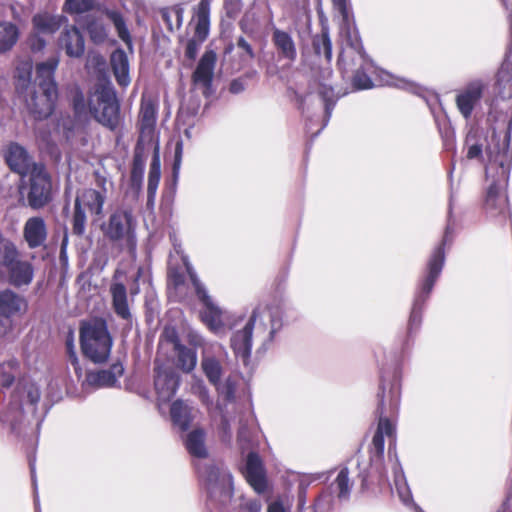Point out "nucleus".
Returning a JSON list of instances; mask_svg holds the SVG:
<instances>
[{
  "instance_id": "obj_1",
  "label": "nucleus",
  "mask_w": 512,
  "mask_h": 512,
  "mask_svg": "<svg viewBox=\"0 0 512 512\" xmlns=\"http://www.w3.org/2000/svg\"><path fill=\"white\" fill-rule=\"evenodd\" d=\"M359 34H340L341 50L338 64L344 76L351 78L358 90L371 89L377 85L393 86L416 92L411 81L378 68L365 53Z\"/></svg>"
},
{
  "instance_id": "obj_2",
  "label": "nucleus",
  "mask_w": 512,
  "mask_h": 512,
  "mask_svg": "<svg viewBox=\"0 0 512 512\" xmlns=\"http://www.w3.org/2000/svg\"><path fill=\"white\" fill-rule=\"evenodd\" d=\"M511 123L502 135L493 134L488 148L486 176L489 182L484 201V209L490 217L505 216L508 212V184L512 152L510 151Z\"/></svg>"
},
{
  "instance_id": "obj_3",
  "label": "nucleus",
  "mask_w": 512,
  "mask_h": 512,
  "mask_svg": "<svg viewBox=\"0 0 512 512\" xmlns=\"http://www.w3.org/2000/svg\"><path fill=\"white\" fill-rule=\"evenodd\" d=\"M281 315V310L278 307L259 306L255 308L244 327L235 331L231 337V348L235 356L246 362L251 354L253 330L255 329L257 334L266 332V320H268L270 323L269 336L273 337L282 326Z\"/></svg>"
},
{
  "instance_id": "obj_4",
  "label": "nucleus",
  "mask_w": 512,
  "mask_h": 512,
  "mask_svg": "<svg viewBox=\"0 0 512 512\" xmlns=\"http://www.w3.org/2000/svg\"><path fill=\"white\" fill-rule=\"evenodd\" d=\"M58 64V57H51L36 66L35 82L38 90L34 91L29 99H26L28 109L36 118H46L53 111L57 99L54 72Z\"/></svg>"
},
{
  "instance_id": "obj_5",
  "label": "nucleus",
  "mask_w": 512,
  "mask_h": 512,
  "mask_svg": "<svg viewBox=\"0 0 512 512\" xmlns=\"http://www.w3.org/2000/svg\"><path fill=\"white\" fill-rule=\"evenodd\" d=\"M378 402L377 412L379 414V421L370 446V470L366 475H363V485H367L370 479L371 482L375 480L378 484H382V482L385 481V476L381 468L384 456L385 438H388L390 442L395 441V425L384 415L386 412V394L384 387H381L378 393Z\"/></svg>"
},
{
  "instance_id": "obj_6",
  "label": "nucleus",
  "mask_w": 512,
  "mask_h": 512,
  "mask_svg": "<svg viewBox=\"0 0 512 512\" xmlns=\"http://www.w3.org/2000/svg\"><path fill=\"white\" fill-rule=\"evenodd\" d=\"M81 348L84 355L94 363L108 359L113 340L107 324L102 319H93L85 323L80 331Z\"/></svg>"
},
{
  "instance_id": "obj_7",
  "label": "nucleus",
  "mask_w": 512,
  "mask_h": 512,
  "mask_svg": "<svg viewBox=\"0 0 512 512\" xmlns=\"http://www.w3.org/2000/svg\"><path fill=\"white\" fill-rule=\"evenodd\" d=\"M2 268L7 271L8 282L14 287L28 286L34 278L33 265L26 260H21L15 245L0 238V276Z\"/></svg>"
},
{
  "instance_id": "obj_8",
  "label": "nucleus",
  "mask_w": 512,
  "mask_h": 512,
  "mask_svg": "<svg viewBox=\"0 0 512 512\" xmlns=\"http://www.w3.org/2000/svg\"><path fill=\"white\" fill-rule=\"evenodd\" d=\"M135 228L136 221L132 213L120 209L110 215L108 222L103 226V233L134 257L137 247Z\"/></svg>"
},
{
  "instance_id": "obj_9",
  "label": "nucleus",
  "mask_w": 512,
  "mask_h": 512,
  "mask_svg": "<svg viewBox=\"0 0 512 512\" xmlns=\"http://www.w3.org/2000/svg\"><path fill=\"white\" fill-rule=\"evenodd\" d=\"M449 234H450V228L448 226L446 228L442 244L434 250V252L432 253V255L429 259L427 276L425 277L424 281L422 282L420 291L417 293L414 303H413V307H412V311H411V315H410V319H409L410 329L419 326V324L421 322L422 304L425 301V299L428 297L430 292L432 291L433 286L442 271V268L444 266V261H445V254H444L443 246L449 240Z\"/></svg>"
},
{
  "instance_id": "obj_10",
  "label": "nucleus",
  "mask_w": 512,
  "mask_h": 512,
  "mask_svg": "<svg viewBox=\"0 0 512 512\" xmlns=\"http://www.w3.org/2000/svg\"><path fill=\"white\" fill-rule=\"evenodd\" d=\"M89 109L102 125L115 129L119 122V104L113 87L98 85L89 98Z\"/></svg>"
},
{
  "instance_id": "obj_11",
  "label": "nucleus",
  "mask_w": 512,
  "mask_h": 512,
  "mask_svg": "<svg viewBox=\"0 0 512 512\" xmlns=\"http://www.w3.org/2000/svg\"><path fill=\"white\" fill-rule=\"evenodd\" d=\"M199 476L205 481L211 498H219L222 503L228 502L233 496L232 475L222 465L209 464L202 466L195 463Z\"/></svg>"
},
{
  "instance_id": "obj_12",
  "label": "nucleus",
  "mask_w": 512,
  "mask_h": 512,
  "mask_svg": "<svg viewBox=\"0 0 512 512\" xmlns=\"http://www.w3.org/2000/svg\"><path fill=\"white\" fill-rule=\"evenodd\" d=\"M184 260V264L191 279V282L195 288V292L203 303L204 308L201 311V319L208 326V328L214 333H219L224 327L223 322V311L218 307L213 299L208 295L205 287L201 284L192 266Z\"/></svg>"
},
{
  "instance_id": "obj_13",
  "label": "nucleus",
  "mask_w": 512,
  "mask_h": 512,
  "mask_svg": "<svg viewBox=\"0 0 512 512\" xmlns=\"http://www.w3.org/2000/svg\"><path fill=\"white\" fill-rule=\"evenodd\" d=\"M30 189L28 203L37 209L43 207L50 198L51 182L45 168L42 165H33L28 173Z\"/></svg>"
},
{
  "instance_id": "obj_14",
  "label": "nucleus",
  "mask_w": 512,
  "mask_h": 512,
  "mask_svg": "<svg viewBox=\"0 0 512 512\" xmlns=\"http://www.w3.org/2000/svg\"><path fill=\"white\" fill-rule=\"evenodd\" d=\"M155 373L154 385L157 393V403L159 409H162V406L175 395L179 385V377L172 369L161 366H156Z\"/></svg>"
},
{
  "instance_id": "obj_15",
  "label": "nucleus",
  "mask_w": 512,
  "mask_h": 512,
  "mask_svg": "<svg viewBox=\"0 0 512 512\" xmlns=\"http://www.w3.org/2000/svg\"><path fill=\"white\" fill-rule=\"evenodd\" d=\"M224 353V347L217 343L211 344L203 350L201 368L209 382L213 385H217L221 380L223 368L217 356Z\"/></svg>"
},
{
  "instance_id": "obj_16",
  "label": "nucleus",
  "mask_w": 512,
  "mask_h": 512,
  "mask_svg": "<svg viewBox=\"0 0 512 512\" xmlns=\"http://www.w3.org/2000/svg\"><path fill=\"white\" fill-rule=\"evenodd\" d=\"M107 180L104 177H97V186L100 190L85 189L77 196L75 203L81 208H87L92 214L101 215L107 198Z\"/></svg>"
},
{
  "instance_id": "obj_17",
  "label": "nucleus",
  "mask_w": 512,
  "mask_h": 512,
  "mask_svg": "<svg viewBox=\"0 0 512 512\" xmlns=\"http://www.w3.org/2000/svg\"><path fill=\"white\" fill-rule=\"evenodd\" d=\"M157 107L153 100L142 98L138 117L139 142H150L153 138Z\"/></svg>"
},
{
  "instance_id": "obj_18",
  "label": "nucleus",
  "mask_w": 512,
  "mask_h": 512,
  "mask_svg": "<svg viewBox=\"0 0 512 512\" xmlns=\"http://www.w3.org/2000/svg\"><path fill=\"white\" fill-rule=\"evenodd\" d=\"M217 55L213 50H207L200 58L192 75L193 83L204 88L206 94L212 85Z\"/></svg>"
},
{
  "instance_id": "obj_19",
  "label": "nucleus",
  "mask_w": 512,
  "mask_h": 512,
  "mask_svg": "<svg viewBox=\"0 0 512 512\" xmlns=\"http://www.w3.org/2000/svg\"><path fill=\"white\" fill-rule=\"evenodd\" d=\"M28 311L27 299L11 289L0 292V316L5 318H19Z\"/></svg>"
},
{
  "instance_id": "obj_20",
  "label": "nucleus",
  "mask_w": 512,
  "mask_h": 512,
  "mask_svg": "<svg viewBox=\"0 0 512 512\" xmlns=\"http://www.w3.org/2000/svg\"><path fill=\"white\" fill-rule=\"evenodd\" d=\"M249 485L261 494L267 489V479L263 463L256 453H250L243 472Z\"/></svg>"
},
{
  "instance_id": "obj_21",
  "label": "nucleus",
  "mask_w": 512,
  "mask_h": 512,
  "mask_svg": "<svg viewBox=\"0 0 512 512\" xmlns=\"http://www.w3.org/2000/svg\"><path fill=\"white\" fill-rule=\"evenodd\" d=\"M164 337L166 341L173 345V349L177 354L178 367L185 373L193 371L197 364L196 351L182 345L174 329H165Z\"/></svg>"
},
{
  "instance_id": "obj_22",
  "label": "nucleus",
  "mask_w": 512,
  "mask_h": 512,
  "mask_svg": "<svg viewBox=\"0 0 512 512\" xmlns=\"http://www.w3.org/2000/svg\"><path fill=\"white\" fill-rule=\"evenodd\" d=\"M483 87L481 82H472L457 95V107L464 118L468 119L471 116L475 105L481 99Z\"/></svg>"
},
{
  "instance_id": "obj_23",
  "label": "nucleus",
  "mask_w": 512,
  "mask_h": 512,
  "mask_svg": "<svg viewBox=\"0 0 512 512\" xmlns=\"http://www.w3.org/2000/svg\"><path fill=\"white\" fill-rule=\"evenodd\" d=\"M6 161L9 167L22 177H26L34 165L26 150L18 144H11L8 147Z\"/></svg>"
},
{
  "instance_id": "obj_24",
  "label": "nucleus",
  "mask_w": 512,
  "mask_h": 512,
  "mask_svg": "<svg viewBox=\"0 0 512 512\" xmlns=\"http://www.w3.org/2000/svg\"><path fill=\"white\" fill-rule=\"evenodd\" d=\"M123 372V365L114 363L109 369L89 372L86 376V382L95 387H112L118 382Z\"/></svg>"
},
{
  "instance_id": "obj_25",
  "label": "nucleus",
  "mask_w": 512,
  "mask_h": 512,
  "mask_svg": "<svg viewBox=\"0 0 512 512\" xmlns=\"http://www.w3.org/2000/svg\"><path fill=\"white\" fill-rule=\"evenodd\" d=\"M389 457L391 460L393 459L394 486L400 500L407 506L414 505L412 493L407 484L403 469L399 463L396 453L394 452L393 454L391 445L389 446Z\"/></svg>"
},
{
  "instance_id": "obj_26",
  "label": "nucleus",
  "mask_w": 512,
  "mask_h": 512,
  "mask_svg": "<svg viewBox=\"0 0 512 512\" xmlns=\"http://www.w3.org/2000/svg\"><path fill=\"white\" fill-rule=\"evenodd\" d=\"M213 0H201L194 9L187 32H209L210 6Z\"/></svg>"
},
{
  "instance_id": "obj_27",
  "label": "nucleus",
  "mask_w": 512,
  "mask_h": 512,
  "mask_svg": "<svg viewBox=\"0 0 512 512\" xmlns=\"http://www.w3.org/2000/svg\"><path fill=\"white\" fill-rule=\"evenodd\" d=\"M46 236V225L42 218L32 217L27 220L24 226V237L29 247H39L46 240Z\"/></svg>"
},
{
  "instance_id": "obj_28",
  "label": "nucleus",
  "mask_w": 512,
  "mask_h": 512,
  "mask_svg": "<svg viewBox=\"0 0 512 512\" xmlns=\"http://www.w3.org/2000/svg\"><path fill=\"white\" fill-rule=\"evenodd\" d=\"M184 9L181 4L162 8L159 11L158 23L168 32L178 31L182 27Z\"/></svg>"
},
{
  "instance_id": "obj_29",
  "label": "nucleus",
  "mask_w": 512,
  "mask_h": 512,
  "mask_svg": "<svg viewBox=\"0 0 512 512\" xmlns=\"http://www.w3.org/2000/svg\"><path fill=\"white\" fill-rule=\"evenodd\" d=\"M111 66L117 83L122 87L130 84L129 61L123 50H116L111 55Z\"/></svg>"
},
{
  "instance_id": "obj_30",
  "label": "nucleus",
  "mask_w": 512,
  "mask_h": 512,
  "mask_svg": "<svg viewBox=\"0 0 512 512\" xmlns=\"http://www.w3.org/2000/svg\"><path fill=\"white\" fill-rule=\"evenodd\" d=\"M112 295V303L115 313L122 319L128 320L131 318V313L128 306L126 287L122 283H113L110 287Z\"/></svg>"
},
{
  "instance_id": "obj_31",
  "label": "nucleus",
  "mask_w": 512,
  "mask_h": 512,
  "mask_svg": "<svg viewBox=\"0 0 512 512\" xmlns=\"http://www.w3.org/2000/svg\"><path fill=\"white\" fill-rule=\"evenodd\" d=\"M63 17L48 12L37 13L32 18L35 32H57L62 25Z\"/></svg>"
},
{
  "instance_id": "obj_32",
  "label": "nucleus",
  "mask_w": 512,
  "mask_h": 512,
  "mask_svg": "<svg viewBox=\"0 0 512 512\" xmlns=\"http://www.w3.org/2000/svg\"><path fill=\"white\" fill-rule=\"evenodd\" d=\"M173 423L181 430H187L192 420V409L183 401L173 402L170 409Z\"/></svg>"
},
{
  "instance_id": "obj_33",
  "label": "nucleus",
  "mask_w": 512,
  "mask_h": 512,
  "mask_svg": "<svg viewBox=\"0 0 512 512\" xmlns=\"http://www.w3.org/2000/svg\"><path fill=\"white\" fill-rule=\"evenodd\" d=\"M186 448L188 452L196 458L204 459L208 452L205 446V434L202 430H194L187 435Z\"/></svg>"
},
{
  "instance_id": "obj_34",
  "label": "nucleus",
  "mask_w": 512,
  "mask_h": 512,
  "mask_svg": "<svg viewBox=\"0 0 512 512\" xmlns=\"http://www.w3.org/2000/svg\"><path fill=\"white\" fill-rule=\"evenodd\" d=\"M161 178V165L158 153H155L150 164L147 183L148 204H153Z\"/></svg>"
},
{
  "instance_id": "obj_35",
  "label": "nucleus",
  "mask_w": 512,
  "mask_h": 512,
  "mask_svg": "<svg viewBox=\"0 0 512 512\" xmlns=\"http://www.w3.org/2000/svg\"><path fill=\"white\" fill-rule=\"evenodd\" d=\"M60 43L70 57H80L84 53L85 41L82 34H63Z\"/></svg>"
},
{
  "instance_id": "obj_36",
  "label": "nucleus",
  "mask_w": 512,
  "mask_h": 512,
  "mask_svg": "<svg viewBox=\"0 0 512 512\" xmlns=\"http://www.w3.org/2000/svg\"><path fill=\"white\" fill-rule=\"evenodd\" d=\"M312 45L315 55L329 63L332 58V43L329 34H314Z\"/></svg>"
},
{
  "instance_id": "obj_37",
  "label": "nucleus",
  "mask_w": 512,
  "mask_h": 512,
  "mask_svg": "<svg viewBox=\"0 0 512 512\" xmlns=\"http://www.w3.org/2000/svg\"><path fill=\"white\" fill-rule=\"evenodd\" d=\"M32 67L30 59L19 62L16 67L17 89L21 92L26 91L30 85Z\"/></svg>"
},
{
  "instance_id": "obj_38",
  "label": "nucleus",
  "mask_w": 512,
  "mask_h": 512,
  "mask_svg": "<svg viewBox=\"0 0 512 512\" xmlns=\"http://www.w3.org/2000/svg\"><path fill=\"white\" fill-rule=\"evenodd\" d=\"M318 94L324 103L325 115L328 120L331 116L338 96L335 94L334 89L330 84L322 82H320L318 85Z\"/></svg>"
},
{
  "instance_id": "obj_39",
  "label": "nucleus",
  "mask_w": 512,
  "mask_h": 512,
  "mask_svg": "<svg viewBox=\"0 0 512 512\" xmlns=\"http://www.w3.org/2000/svg\"><path fill=\"white\" fill-rule=\"evenodd\" d=\"M333 486L339 499H348L352 488L348 468L344 467L339 471Z\"/></svg>"
},
{
  "instance_id": "obj_40",
  "label": "nucleus",
  "mask_w": 512,
  "mask_h": 512,
  "mask_svg": "<svg viewBox=\"0 0 512 512\" xmlns=\"http://www.w3.org/2000/svg\"><path fill=\"white\" fill-rule=\"evenodd\" d=\"M274 41L277 48L286 58L290 60L295 58L296 49L289 34H274Z\"/></svg>"
},
{
  "instance_id": "obj_41",
  "label": "nucleus",
  "mask_w": 512,
  "mask_h": 512,
  "mask_svg": "<svg viewBox=\"0 0 512 512\" xmlns=\"http://www.w3.org/2000/svg\"><path fill=\"white\" fill-rule=\"evenodd\" d=\"M17 393L20 397L26 399V402L35 405L40 399V392L38 387L31 382H23L18 385Z\"/></svg>"
},
{
  "instance_id": "obj_42",
  "label": "nucleus",
  "mask_w": 512,
  "mask_h": 512,
  "mask_svg": "<svg viewBox=\"0 0 512 512\" xmlns=\"http://www.w3.org/2000/svg\"><path fill=\"white\" fill-rule=\"evenodd\" d=\"M207 34H195L191 39L188 40L185 50V55L189 59H195L199 49L206 40Z\"/></svg>"
},
{
  "instance_id": "obj_43",
  "label": "nucleus",
  "mask_w": 512,
  "mask_h": 512,
  "mask_svg": "<svg viewBox=\"0 0 512 512\" xmlns=\"http://www.w3.org/2000/svg\"><path fill=\"white\" fill-rule=\"evenodd\" d=\"M85 226L86 215L84 209L79 206V203H75L73 215V232L77 235H82L85 232Z\"/></svg>"
},
{
  "instance_id": "obj_44",
  "label": "nucleus",
  "mask_w": 512,
  "mask_h": 512,
  "mask_svg": "<svg viewBox=\"0 0 512 512\" xmlns=\"http://www.w3.org/2000/svg\"><path fill=\"white\" fill-rule=\"evenodd\" d=\"M66 10L70 13L80 14L93 8L92 0H66Z\"/></svg>"
},
{
  "instance_id": "obj_45",
  "label": "nucleus",
  "mask_w": 512,
  "mask_h": 512,
  "mask_svg": "<svg viewBox=\"0 0 512 512\" xmlns=\"http://www.w3.org/2000/svg\"><path fill=\"white\" fill-rule=\"evenodd\" d=\"M15 361H9L3 365L0 366V385L3 387L9 386L13 379H14V373L13 370L16 367Z\"/></svg>"
},
{
  "instance_id": "obj_46",
  "label": "nucleus",
  "mask_w": 512,
  "mask_h": 512,
  "mask_svg": "<svg viewBox=\"0 0 512 512\" xmlns=\"http://www.w3.org/2000/svg\"><path fill=\"white\" fill-rule=\"evenodd\" d=\"M105 15L114 24L117 32H128L123 15L119 11L107 10Z\"/></svg>"
},
{
  "instance_id": "obj_47",
  "label": "nucleus",
  "mask_w": 512,
  "mask_h": 512,
  "mask_svg": "<svg viewBox=\"0 0 512 512\" xmlns=\"http://www.w3.org/2000/svg\"><path fill=\"white\" fill-rule=\"evenodd\" d=\"M220 395L227 401H231L235 397V384L231 379H227L224 383L218 382L215 385Z\"/></svg>"
},
{
  "instance_id": "obj_48",
  "label": "nucleus",
  "mask_w": 512,
  "mask_h": 512,
  "mask_svg": "<svg viewBox=\"0 0 512 512\" xmlns=\"http://www.w3.org/2000/svg\"><path fill=\"white\" fill-rule=\"evenodd\" d=\"M388 410L392 413L397 411L400 402V387L398 384H393L388 392Z\"/></svg>"
},
{
  "instance_id": "obj_49",
  "label": "nucleus",
  "mask_w": 512,
  "mask_h": 512,
  "mask_svg": "<svg viewBox=\"0 0 512 512\" xmlns=\"http://www.w3.org/2000/svg\"><path fill=\"white\" fill-rule=\"evenodd\" d=\"M67 353H68V359L71 364V366L74 368L75 374L78 378L82 376L83 370L79 364L78 357L76 355L73 340L67 341Z\"/></svg>"
},
{
  "instance_id": "obj_50",
  "label": "nucleus",
  "mask_w": 512,
  "mask_h": 512,
  "mask_svg": "<svg viewBox=\"0 0 512 512\" xmlns=\"http://www.w3.org/2000/svg\"><path fill=\"white\" fill-rule=\"evenodd\" d=\"M18 34H0V53L11 49L17 42Z\"/></svg>"
},
{
  "instance_id": "obj_51",
  "label": "nucleus",
  "mask_w": 512,
  "mask_h": 512,
  "mask_svg": "<svg viewBox=\"0 0 512 512\" xmlns=\"http://www.w3.org/2000/svg\"><path fill=\"white\" fill-rule=\"evenodd\" d=\"M224 8L229 18H235L241 11V4L239 0H226Z\"/></svg>"
},
{
  "instance_id": "obj_52",
  "label": "nucleus",
  "mask_w": 512,
  "mask_h": 512,
  "mask_svg": "<svg viewBox=\"0 0 512 512\" xmlns=\"http://www.w3.org/2000/svg\"><path fill=\"white\" fill-rule=\"evenodd\" d=\"M333 1H334L335 5L338 6V8L341 12L343 21L347 23V26L344 28L343 32H352V30L355 31V28L350 27V25L348 23V11H347V7H346V0H333Z\"/></svg>"
},
{
  "instance_id": "obj_53",
  "label": "nucleus",
  "mask_w": 512,
  "mask_h": 512,
  "mask_svg": "<svg viewBox=\"0 0 512 512\" xmlns=\"http://www.w3.org/2000/svg\"><path fill=\"white\" fill-rule=\"evenodd\" d=\"M510 62L508 58L503 62L501 69L498 73L499 82L510 83L511 82V73H510Z\"/></svg>"
},
{
  "instance_id": "obj_54",
  "label": "nucleus",
  "mask_w": 512,
  "mask_h": 512,
  "mask_svg": "<svg viewBox=\"0 0 512 512\" xmlns=\"http://www.w3.org/2000/svg\"><path fill=\"white\" fill-rule=\"evenodd\" d=\"M28 43L31 50L34 52L41 51L45 47V41L39 36V34H31Z\"/></svg>"
},
{
  "instance_id": "obj_55",
  "label": "nucleus",
  "mask_w": 512,
  "mask_h": 512,
  "mask_svg": "<svg viewBox=\"0 0 512 512\" xmlns=\"http://www.w3.org/2000/svg\"><path fill=\"white\" fill-rule=\"evenodd\" d=\"M21 415V409L20 407H16V408H12L3 418V421L5 422H9L12 426V428L14 429L16 424H17V421H18V418L20 417Z\"/></svg>"
},
{
  "instance_id": "obj_56",
  "label": "nucleus",
  "mask_w": 512,
  "mask_h": 512,
  "mask_svg": "<svg viewBox=\"0 0 512 512\" xmlns=\"http://www.w3.org/2000/svg\"><path fill=\"white\" fill-rule=\"evenodd\" d=\"M182 153H183V142L181 140H179L176 142V146H175L174 171H177L180 167Z\"/></svg>"
},
{
  "instance_id": "obj_57",
  "label": "nucleus",
  "mask_w": 512,
  "mask_h": 512,
  "mask_svg": "<svg viewBox=\"0 0 512 512\" xmlns=\"http://www.w3.org/2000/svg\"><path fill=\"white\" fill-rule=\"evenodd\" d=\"M188 342L194 347H200L203 345L204 341L201 335H199L197 332L191 331L188 334Z\"/></svg>"
},
{
  "instance_id": "obj_58",
  "label": "nucleus",
  "mask_w": 512,
  "mask_h": 512,
  "mask_svg": "<svg viewBox=\"0 0 512 512\" xmlns=\"http://www.w3.org/2000/svg\"><path fill=\"white\" fill-rule=\"evenodd\" d=\"M245 90V84L241 79L233 80L230 84V91L234 94L241 93Z\"/></svg>"
},
{
  "instance_id": "obj_59",
  "label": "nucleus",
  "mask_w": 512,
  "mask_h": 512,
  "mask_svg": "<svg viewBox=\"0 0 512 512\" xmlns=\"http://www.w3.org/2000/svg\"><path fill=\"white\" fill-rule=\"evenodd\" d=\"M481 153H482V149H481L480 145H477V144L471 145L467 151V158H469V159L477 158L481 155Z\"/></svg>"
},
{
  "instance_id": "obj_60",
  "label": "nucleus",
  "mask_w": 512,
  "mask_h": 512,
  "mask_svg": "<svg viewBox=\"0 0 512 512\" xmlns=\"http://www.w3.org/2000/svg\"><path fill=\"white\" fill-rule=\"evenodd\" d=\"M497 512H512V491L508 494L505 502Z\"/></svg>"
},
{
  "instance_id": "obj_61",
  "label": "nucleus",
  "mask_w": 512,
  "mask_h": 512,
  "mask_svg": "<svg viewBox=\"0 0 512 512\" xmlns=\"http://www.w3.org/2000/svg\"><path fill=\"white\" fill-rule=\"evenodd\" d=\"M169 277H170V280L175 285V287L180 286L183 283V281H184L183 276L181 274H179V273L174 272V271H170Z\"/></svg>"
},
{
  "instance_id": "obj_62",
  "label": "nucleus",
  "mask_w": 512,
  "mask_h": 512,
  "mask_svg": "<svg viewBox=\"0 0 512 512\" xmlns=\"http://www.w3.org/2000/svg\"><path fill=\"white\" fill-rule=\"evenodd\" d=\"M267 512H285V509L280 501H274L268 506Z\"/></svg>"
},
{
  "instance_id": "obj_63",
  "label": "nucleus",
  "mask_w": 512,
  "mask_h": 512,
  "mask_svg": "<svg viewBox=\"0 0 512 512\" xmlns=\"http://www.w3.org/2000/svg\"><path fill=\"white\" fill-rule=\"evenodd\" d=\"M199 390H200V398H201V400L204 403H207L208 400H209V395H208L207 389L205 388V386L201 385V386H199Z\"/></svg>"
},
{
  "instance_id": "obj_64",
  "label": "nucleus",
  "mask_w": 512,
  "mask_h": 512,
  "mask_svg": "<svg viewBox=\"0 0 512 512\" xmlns=\"http://www.w3.org/2000/svg\"><path fill=\"white\" fill-rule=\"evenodd\" d=\"M74 106H75V110L76 112H80L81 109L83 108V96L80 95L79 97H77L74 101Z\"/></svg>"
}]
</instances>
